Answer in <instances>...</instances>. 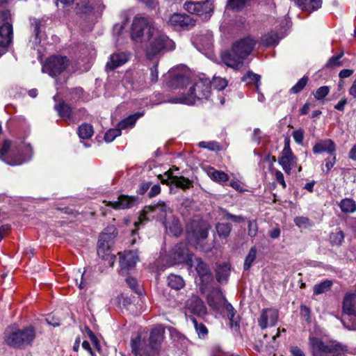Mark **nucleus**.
Instances as JSON below:
<instances>
[{
    "instance_id": "nucleus-1",
    "label": "nucleus",
    "mask_w": 356,
    "mask_h": 356,
    "mask_svg": "<svg viewBox=\"0 0 356 356\" xmlns=\"http://www.w3.org/2000/svg\"><path fill=\"white\" fill-rule=\"evenodd\" d=\"M255 43L250 38H246L235 42L229 50L220 54L222 62L234 70H240L243 66L244 60L252 52Z\"/></svg>"
},
{
    "instance_id": "nucleus-2",
    "label": "nucleus",
    "mask_w": 356,
    "mask_h": 356,
    "mask_svg": "<svg viewBox=\"0 0 356 356\" xmlns=\"http://www.w3.org/2000/svg\"><path fill=\"white\" fill-rule=\"evenodd\" d=\"M32 148L23 142L5 140L0 149V159L10 165H19L29 160Z\"/></svg>"
},
{
    "instance_id": "nucleus-3",
    "label": "nucleus",
    "mask_w": 356,
    "mask_h": 356,
    "mask_svg": "<svg viewBox=\"0 0 356 356\" xmlns=\"http://www.w3.org/2000/svg\"><path fill=\"white\" fill-rule=\"evenodd\" d=\"M163 333L162 327L152 329L149 345H146L140 336H137L131 341L132 353L136 356H156L158 348L163 339Z\"/></svg>"
},
{
    "instance_id": "nucleus-4",
    "label": "nucleus",
    "mask_w": 356,
    "mask_h": 356,
    "mask_svg": "<svg viewBox=\"0 0 356 356\" xmlns=\"http://www.w3.org/2000/svg\"><path fill=\"white\" fill-rule=\"evenodd\" d=\"M35 338V330L32 326L24 329L8 327L4 332L5 343L13 348H22L31 345Z\"/></svg>"
},
{
    "instance_id": "nucleus-5",
    "label": "nucleus",
    "mask_w": 356,
    "mask_h": 356,
    "mask_svg": "<svg viewBox=\"0 0 356 356\" xmlns=\"http://www.w3.org/2000/svg\"><path fill=\"white\" fill-rule=\"evenodd\" d=\"M309 346L312 356H347V347L337 341L326 344L318 337H310Z\"/></svg>"
},
{
    "instance_id": "nucleus-6",
    "label": "nucleus",
    "mask_w": 356,
    "mask_h": 356,
    "mask_svg": "<svg viewBox=\"0 0 356 356\" xmlns=\"http://www.w3.org/2000/svg\"><path fill=\"white\" fill-rule=\"evenodd\" d=\"M188 93L181 97V102L193 104L196 99H207L211 94V81L204 77L195 79L190 83Z\"/></svg>"
},
{
    "instance_id": "nucleus-7",
    "label": "nucleus",
    "mask_w": 356,
    "mask_h": 356,
    "mask_svg": "<svg viewBox=\"0 0 356 356\" xmlns=\"http://www.w3.org/2000/svg\"><path fill=\"white\" fill-rule=\"evenodd\" d=\"M149 34H153L149 40L150 43L146 49V54L149 59H152L163 50L170 51L175 49L174 42L163 34L159 29H152Z\"/></svg>"
},
{
    "instance_id": "nucleus-8",
    "label": "nucleus",
    "mask_w": 356,
    "mask_h": 356,
    "mask_svg": "<svg viewBox=\"0 0 356 356\" xmlns=\"http://www.w3.org/2000/svg\"><path fill=\"white\" fill-rule=\"evenodd\" d=\"M158 29L148 19L143 17H136L132 24L131 36L135 42H143L149 40L152 37L153 34H149L152 29Z\"/></svg>"
},
{
    "instance_id": "nucleus-9",
    "label": "nucleus",
    "mask_w": 356,
    "mask_h": 356,
    "mask_svg": "<svg viewBox=\"0 0 356 356\" xmlns=\"http://www.w3.org/2000/svg\"><path fill=\"white\" fill-rule=\"evenodd\" d=\"M208 225L201 220H193L186 225L188 242L196 248L202 247L208 236Z\"/></svg>"
},
{
    "instance_id": "nucleus-10",
    "label": "nucleus",
    "mask_w": 356,
    "mask_h": 356,
    "mask_svg": "<svg viewBox=\"0 0 356 356\" xmlns=\"http://www.w3.org/2000/svg\"><path fill=\"white\" fill-rule=\"evenodd\" d=\"M116 234V229L113 226L108 227L105 232L100 235L98 241L97 254L99 257L108 260L110 266H113L115 256L111 254L108 243L109 241L115 238Z\"/></svg>"
},
{
    "instance_id": "nucleus-11",
    "label": "nucleus",
    "mask_w": 356,
    "mask_h": 356,
    "mask_svg": "<svg viewBox=\"0 0 356 356\" xmlns=\"http://www.w3.org/2000/svg\"><path fill=\"white\" fill-rule=\"evenodd\" d=\"M13 40V26L10 23V13L8 10L0 12V55L11 44Z\"/></svg>"
},
{
    "instance_id": "nucleus-12",
    "label": "nucleus",
    "mask_w": 356,
    "mask_h": 356,
    "mask_svg": "<svg viewBox=\"0 0 356 356\" xmlns=\"http://www.w3.org/2000/svg\"><path fill=\"white\" fill-rule=\"evenodd\" d=\"M155 216H158L159 219L163 223L172 214L170 208L165 202H159L154 206L145 207L139 216L138 222L142 223L145 219L149 220L150 217L154 218Z\"/></svg>"
},
{
    "instance_id": "nucleus-13",
    "label": "nucleus",
    "mask_w": 356,
    "mask_h": 356,
    "mask_svg": "<svg viewBox=\"0 0 356 356\" xmlns=\"http://www.w3.org/2000/svg\"><path fill=\"white\" fill-rule=\"evenodd\" d=\"M69 65L65 56H53L47 58L42 66V71L54 77L63 72Z\"/></svg>"
},
{
    "instance_id": "nucleus-14",
    "label": "nucleus",
    "mask_w": 356,
    "mask_h": 356,
    "mask_svg": "<svg viewBox=\"0 0 356 356\" xmlns=\"http://www.w3.org/2000/svg\"><path fill=\"white\" fill-rule=\"evenodd\" d=\"M277 161L284 172L287 175H290L292 170L297 166V157L294 156L290 147V140L289 138L284 139V146Z\"/></svg>"
},
{
    "instance_id": "nucleus-15",
    "label": "nucleus",
    "mask_w": 356,
    "mask_h": 356,
    "mask_svg": "<svg viewBox=\"0 0 356 356\" xmlns=\"http://www.w3.org/2000/svg\"><path fill=\"white\" fill-rule=\"evenodd\" d=\"M170 258L172 259L171 265L185 262L191 266L194 264L193 262V255L189 252L186 243H179L170 252Z\"/></svg>"
},
{
    "instance_id": "nucleus-16",
    "label": "nucleus",
    "mask_w": 356,
    "mask_h": 356,
    "mask_svg": "<svg viewBox=\"0 0 356 356\" xmlns=\"http://www.w3.org/2000/svg\"><path fill=\"white\" fill-rule=\"evenodd\" d=\"M143 115V113H136L128 117L127 118L122 120L118 124V127L116 129H109L104 136L106 142L111 143L116 137L121 135V130L124 129L129 127H132L136 122L137 119Z\"/></svg>"
},
{
    "instance_id": "nucleus-17",
    "label": "nucleus",
    "mask_w": 356,
    "mask_h": 356,
    "mask_svg": "<svg viewBox=\"0 0 356 356\" xmlns=\"http://www.w3.org/2000/svg\"><path fill=\"white\" fill-rule=\"evenodd\" d=\"M278 311L275 309L268 308L262 310L259 318H258V324L259 327L264 330L268 326H274L277 322Z\"/></svg>"
},
{
    "instance_id": "nucleus-18",
    "label": "nucleus",
    "mask_w": 356,
    "mask_h": 356,
    "mask_svg": "<svg viewBox=\"0 0 356 356\" xmlns=\"http://www.w3.org/2000/svg\"><path fill=\"white\" fill-rule=\"evenodd\" d=\"M168 24L175 29H184L195 26V20L187 15L175 13L170 17Z\"/></svg>"
},
{
    "instance_id": "nucleus-19",
    "label": "nucleus",
    "mask_w": 356,
    "mask_h": 356,
    "mask_svg": "<svg viewBox=\"0 0 356 356\" xmlns=\"http://www.w3.org/2000/svg\"><path fill=\"white\" fill-rule=\"evenodd\" d=\"M188 310L197 316L203 317L207 314L204 302L197 296H192L186 302Z\"/></svg>"
},
{
    "instance_id": "nucleus-20",
    "label": "nucleus",
    "mask_w": 356,
    "mask_h": 356,
    "mask_svg": "<svg viewBox=\"0 0 356 356\" xmlns=\"http://www.w3.org/2000/svg\"><path fill=\"white\" fill-rule=\"evenodd\" d=\"M108 207H111L115 209H125L132 207L136 202V198L134 196L121 195L117 201L104 202Z\"/></svg>"
},
{
    "instance_id": "nucleus-21",
    "label": "nucleus",
    "mask_w": 356,
    "mask_h": 356,
    "mask_svg": "<svg viewBox=\"0 0 356 356\" xmlns=\"http://www.w3.org/2000/svg\"><path fill=\"white\" fill-rule=\"evenodd\" d=\"M164 175L166 176L167 179H161L162 183L168 184V181L170 180L171 184H174L177 187L182 189L193 187V182L191 180L182 176H174L171 170L165 172Z\"/></svg>"
},
{
    "instance_id": "nucleus-22",
    "label": "nucleus",
    "mask_w": 356,
    "mask_h": 356,
    "mask_svg": "<svg viewBox=\"0 0 356 356\" xmlns=\"http://www.w3.org/2000/svg\"><path fill=\"white\" fill-rule=\"evenodd\" d=\"M168 76L171 79L169 86L172 88H183L189 83L188 76L182 72L170 70L168 72Z\"/></svg>"
},
{
    "instance_id": "nucleus-23",
    "label": "nucleus",
    "mask_w": 356,
    "mask_h": 356,
    "mask_svg": "<svg viewBox=\"0 0 356 356\" xmlns=\"http://www.w3.org/2000/svg\"><path fill=\"white\" fill-rule=\"evenodd\" d=\"M120 264L122 269H130L135 266L138 261V256L136 252L125 251L120 253Z\"/></svg>"
},
{
    "instance_id": "nucleus-24",
    "label": "nucleus",
    "mask_w": 356,
    "mask_h": 356,
    "mask_svg": "<svg viewBox=\"0 0 356 356\" xmlns=\"http://www.w3.org/2000/svg\"><path fill=\"white\" fill-rule=\"evenodd\" d=\"M312 151L314 154L327 152L330 155H334L336 145L330 139L321 140L314 145Z\"/></svg>"
},
{
    "instance_id": "nucleus-25",
    "label": "nucleus",
    "mask_w": 356,
    "mask_h": 356,
    "mask_svg": "<svg viewBox=\"0 0 356 356\" xmlns=\"http://www.w3.org/2000/svg\"><path fill=\"white\" fill-rule=\"evenodd\" d=\"M129 59V54L126 52L115 53L111 55L109 61L106 63V68L113 70L124 65Z\"/></svg>"
},
{
    "instance_id": "nucleus-26",
    "label": "nucleus",
    "mask_w": 356,
    "mask_h": 356,
    "mask_svg": "<svg viewBox=\"0 0 356 356\" xmlns=\"http://www.w3.org/2000/svg\"><path fill=\"white\" fill-rule=\"evenodd\" d=\"M342 309L344 314L356 316V296L347 293L343 301Z\"/></svg>"
},
{
    "instance_id": "nucleus-27",
    "label": "nucleus",
    "mask_w": 356,
    "mask_h": 356,
    "mask_svg": "<svg viewBox=\"0 0 356 356\" xmlns=\"http://www.w3.org/2000/svg\"><path fill=\"white\" fill-rule=\"evenodd\" d=\"M296 3L302 10L312 13L321 7L322 0H296Z\"/></svg>"
},
{
    "instance_id": "nucleus-28",
    "label": "nucleus",
    "mask_w": 356,
    "mask_h": 356,
    "mask_svg": "<svg viewBox=\"0 0 356 356\" xmlns=\"http://www.w3.org/2000/svg\"><path fill=\"white\" fill-rule=\"evenodd\" d=\"M163 225L166 230L175 236H178L182 232L179 220L173 216H170L167 220L164 221Z\"/></svg>"
},
{
    "instance_id": "nucleus-29",
    "label": "nucleus",
    "mask_w": 356,
    "mask_h": 356,
    "mask_svg": "<svg viewBox=\"0 0 356 356\" xmlns=\"http://www.w3.org/2000/svg\"><path fill=\"white\" fill-rule=\"evenodd\" d=\"M200 7L197 8L200 13L197 15L202 17L203 19H209L213 10V1L207 0L205 1L200 2Z\"/></svg>"
},
{
    "instance_id": "nucleus-30",
    "label": "nucleus",
    "mask_w": 356,
    "mask_h": 356,
    "mask_svg": "<svg viewBox=\"0 0 356 356\" xmlns=\"http://www.w3.org/2000/svg\"><path fill=\"white\" fill-rule=\"evenodd\" d=\"M207 173L212 180L220 184L225 183L229 180L227 174L222 171L217 170L213 168H208Z\"/></svg>"
},
{
    "instance_id": "nucleus-31",
    "label": "nucleus",
    "mask_w": 356,
    "mask_h": 356,
    "mask_svg": "<svg viewBox=\"0 0 356 356\" xmlns=\"http://www.w3.org/2000/svg\"><path fill=\"white\" fill-rule=\"evenodd\" d=\"M100 0H83L78 3L79 8L81 13H88L92 10H100Z\"/></svg>"
},
{
    "instance_id": "nucleus-32",
    "label": "nucleus",
    "mask_w": 356,
    "mask_h": 356,
    "mask_svg": "<svg viewBox=\"0 0 356 356\" xmlns=\"http://www.w3.org/2000/svg\"><path fill=\"white\" fill-rule=\"evenodd\" d=\"M193 262L197 274L200 277H205L209 275V268L200 259L196 257H193Z\"/></svg>"
},
{
    "instance_id": "nucleus-33",
    "label": "nucleus",
    "mask_w": 356,
    "mask_h": 356,
    "mask_svg": "<svg viewBox=\"0 0 356 356\" xmlns=\"http://www.w3.org/2000/svg\"><path fill=\"white\" fill-rule=\"evenodd\" d=\"M339 207L343 213H353L356 211V203L352 199L342 200L339 203Z\"/></svg>"
},
{
    "instance_id": "nucleus-34",
    "label": "nucleus",
    "mask_w": 356,
    "mask_h": 356,
    "mask_svg": "<svg viewBox=\"0 0 356 356\" xmlns=\"http://www.w3.org/2000/svg\"><path fill=\"white\" fill-rule=\"evenodd\" d=\"M168 286L174 289L179 290L184 286V282L183 279L178 275H170L168 277Z\"/></svg>"
},
{
    "instance_id": "nucleus-35",
    "label": "nucleus",
    "mask_w": 356,
    "mask_h": 356,
    "mask_svg": "<svg viewBox=\"0 0 356 356\" xmlns=\"http://www.w3.org/2000/svg\"><path fill=\"white\" fill-rule=\"evenodd\" d=\"M93 127L89 124H81L78 130V134L82 139L90 138L93 135Z\"/></svg>"
},
{
    "instance_id": "nucleus-36",
    "label": "nucleus",
    "mask_w": 356,
    "mask_h": 356,
    "mask_svg": "<svg viewBox=\"0 0 356 356\" xmlns=\"http://www.w3.org/2000/svg\"><path fill=\"white\" fill-rule=\"evenodd\" d=\"M232 229V226L229 223L222 222L216 225V230L220 238H227L229 236Z\"/></svg>"
},
{
    "instance_id": "nucleus-37",
    "label": "nucleus",
    "mask_w": 356,
    "mask_h": 356,
    "mask_svg": "<svg viewBox=\"0 0 356 356\" xmlns=\"http://www.w3.org/2000/svg\"><path fill=\"white\" fill-rule=\"evenodd\" d=\"M59 115L63 119L70 120L71 119V108L65 103H61L56 106Z\"/></svg>"
},
{
    "instance_id": "nucleus-38",
    "label": "nucleus",
    "mask_w": 356,
    "mask_h": 356,
    "mask_svg": "<svg viewBox=\"0 0 356 356\" xmlns=\"http://www.w3.org/2000/svg\"><path fill=\"white\" fill-rule=\"evenodd\" d=\"M332 285V282L330 280H325L320 284H316L314 286V293L315 295H320L327 292L330 290Z\"/></svg>"
},
{
    "instance_id": "nucleus-39",
    "label": "nucleus",
    "mask_w": 356,
    "mask_h": 356,
    "mask_svg": "<svg viewBox=\"0 0 356 356\" xmlns=\"http://www.w3.org/2000/svg\"><path fill=\"white\" fill-rule=\"evenodd\" d=\"M222 218L224 220H230L234 222L240 223L245 221V218L242 216L233 215L229 213L227 210L223 209L220 211Z\"/></svg>"
},
{
    "instance_id": "nucleus-40",
    "label": "nucleus",
    "mask_w": 356,
    "mask_h": 356,
    "mask_svg": "<svg viewBox=\"0 0 356 356\" xmlns=\"http://www.w3.org/2000/svg\"><path fill=\"white\" fill-rule=\"evenodd\" d=\"M229 272V268L227 265L220 266L216 273V279L219 282H225L227 280Z\"/></svg>"
},
{
    "instance_id": "nucleus-41",
    "label": "nucleus",
    "mask_w": 356,
    "mask_h": 356,
    "mask_svg": "<svg viewBox=\"0 0 356 356\" xmlns=\"http://www.w3.org/2000/svg\"><path fill=\"white\" fill-rule=\"evenodd\" d=\"M257 257V250L255 247H252L248 254V255L245 257V262H244V269L248 270L254 261L255 260Z\"/></svg>"
},
{
    "instance_id": "nucleus-42",
    "label": "nucleus",
    "mask_w": 356,
    "mask_h": 356,
    "mask_svg": "<svg viewBox=\"0 0 356 356\" xmlns=\"http://www.w3.org/2000/svg\"><path fill=\"white\" fill-rule=\"evenodd\" d=\"M226 310L227 312V316L230 321V325L232 327L235 326L236 327H238V317L235 316L234 309L230 304L226 305Z\"/></svg>"
},
{
    "instance_id": "nucleus-43",
    "label": "nucleus",
    "mask_w": 356,
    "mask_h": 356,
    "mask_svg": "<svg viewBox=\"0 0 356 356\" xmlns=\"http://www.w3.org/2000/svg\"><path fill=\"white\" fill-rule=\"evenodd\" d=\"M216 301H215L211 296L208 298V302L211 307L214 308L215 309H218L219 307L221 304L224 303L225 298L222 296L220 291H217L216 293Z\"/></svg>"
},
{
    "instance_id": "nucleus-44",
    "label": "nucleus",
    "mask_w": 356,
    "mask_h": 356,
    "mask_svg": "<svg viewBox=\"0 0 356 356\" xmlns=\"http://www.w3.org/2000/svg\"><path fill=\"white\" fill-rule=\"evenodd\" d=\"M261 76L257 74H254L252 72H248L245 76H244L242 79L243 81H248V83H250L251 82H253L256 85V88L258 90V88L259 87V81H260Z\"/></svg>"
},
{
    "instance_id": "nucleus-45",
    "label": "nucleus",
    "mask_w": 356,
    "mask_h": 356,
    "mask_svg": "<svg viewBox=\"0 0 356 356\" xmlns=\"http://www.w3.org/2000/svg\"><path fill=\"white\" fill-rule=\"evenodd\" d=\"M308 77L306 76H304L302 77L297 83L296 84L293 86L290 91L293 94H298L307 85L308 82Z\"/></svg>"
},
{
    "instance_id": "nucleus-46",
    "label": "nucleus",
    "mask_w": 356,
    "mask_h": 356,
    "mask_svg": "<svg viewBox=\"0 0 356 356\" xmlns=\"http://www.w3.org/2000/svg\"><path fill=\"white\" fill-rule=\"evenodd\" d=\"M248 0H228L227 6L232 9L238 10L245 6Z\"/></svg>"
},
{
    "instance_id": "nucleus-47",
    "label": "nucleus",
    "mask_w": 356,
    "mask_h": 356,
    "mask_svg": "<svg viewBox=\"0 0 356 356\" xmlns=\"http://www.w3.org/2000/svg\"><path fill=\"white\" fill-rule=\"evenodd\" d=\"M200 7V1H188L184 3V8L188 13L196 15L200 13V10L197 8Z\"/></svg>"
},
{
    "instance_id": "nucleus-48",
    "label": "nucleus",
    "mask_w": 356,
    "mask_h": 356,
    "mask_svg": "<svg viewBox=\"0 0 356 356\" xmlns=\"http://www.w3.org/2000/svg\"><path fill=\"white\" fill-rule=\"evenodd\" d=\"M343 53H340L339 54L331 57L328 61L326 63V66L327 67H334L337 66H341L342 65V62L340 60V59L343 57Z\"/></svg>"
},
{
    "instance_id": "nucleus-49",
    "label": "nucleus",
    "mask_w": 356,
    "mask_h": 356,
    "mask_svg": "<svg viewBox=\"0 0 356 356\" xmlns=\"http://www.w3.org/2000/svg\"><path fill=\"white\" fill-rule=\"evenodd\" d=\"M344 239V234L342 231L339 230L330 235V241L333 245H341Z\"/></svg>"
},
{
    "instance_id": "nucleus-50",
    "label": "nucleus",
    "mask_w": 356,
    "mask_h": 356,
    "mask_svg": "<svg viewBox=\"0 0 356 356\" xmlns=\"http://www.w3.org/2000/svg\"><path fill=\"white\" fill-rule=\"evenodd\" d=\"M262 40L267 46L275 45L278 42V37L276 33H269L264 35Z\"/></svg>"
},
{
    "instance_id": "nucleus-51",
    "label": "nucleus",
    "mask_w": 356,
    "mask_h": 356,
    "mask_svg": "<svg viewBox=\"0 0 356 356\" xmlns=\"http://www.w3.org/2000/svg\"><path fill=\"white\" fill-rule=\"evenodd\" d=\"M191 320L199 337H204L205 335H207L208 331L205 325L202 323H198L197 321L193 318H191Z\"/></svg>"
},
{
    "instance_id": "nucleus-52",
    "label": "nucleus",
    "mask_w": 356,
    "mask_h": 356,
    "mask_svg": "<svg viewBox=\"0 0 356 356\" xmlns=\"http://www.w3.org/2000/svg\"><path fill=\"white\" fill-rule=\"evenodd\" d=\"M212 83L214 88L218 90L225 89L227 86V81L220 77H214Z\"/></svg>"
},
{
    "instance_id": "nucleus-53",
    "label": "nucleus",
    "mask_w": 356,
    "mask_h": 356,
    "mask_svg": "<svg viewBox=\"0 0 356 356\" xmlns=\"http://www.w3.org/2000/svg\"><path fill=\"white\" fill-rule=\"evenodd\" d=\"M295 224L300 228H306L311 226L310 220L308 218L299 216L294 219Z\"/></svg>"
},
{
    "instance_id": "nucleus-54",
    "label": "nucleus",
    "mask_w": 356,
    "mask_h": 356,
    "mask_svg": "<svg viewBox=\"0 0 356 356\" xmlns=\"http://www.w3.org/2000/svg\"><path fill=\"white\" fill-rule=\"evenodd\" d=\"M199 146L202 148H206L211 151L219 150L220 147L218 143L215 141L205 142L202 141L199 143Z\"/></svg>"
},
{
    "instance_id": "nucleus-55",
    "label": "nucleus",
    "mask_w": 356,
    "mask_h": 356,
    "mask_svg": "<svg viewBox=\"0 0 356 356\" xmlns=\"http://www.w3.org/2000/svg\"><path fill=\"white\" fill-rule=\"evenodd\" d=\"M330 89L327 86H322L317 89L314 93L316 99L320 100L328 95Z\"/></svg>"
},
{
    "instance_id": "nucleus-56",
    "label": "nucleus",
    "mask_w": 356,
    "mask_h": 356,
    "mask_svg": "<svg viewBox=\"0 0 356 356\" xmlns=\"http://www.w3.org/2000/svg\"><path fill=\"white\" fill-rule=\"evenodd\" d=\"M304 134L305 132L302 129H299L298 130L293 131L292 136L296 143H297L298 144L302 143L304 139Z\"/></svg>"
},
{
    "instance_id": "nucleus-57",
    "label": "nucleus",
    "mask_w": 356,
    "mask_h": 356,
    "mask_svg": "<svg viewBox=\"0 0 356 356\" xmlns=\"http://www.w3.org/2000/svg\"><path fill=\"white\" fill-rule=\"evenodd\" d=\"M31 28L35 34V39H38L40 34V22L37 19H32L31 20Z\"/></svg>"
},
{
    "instance_id": "nucleus-58",
    "label": "nucleus",
    "mask_w": 356,
    "mask_h": 356,
    "mask_svg": "<svg viewBox=\"0 0 356 356\" xmlns=\"http://www.w3.org/2000/svg\"><path fill=\"white\" fill-rule=\"evenodd\" d=\"M257 223L252 221H248V235L250 237H254L257 234Z\"/></svg>"
},
{
    "instance_id": "nucleus-59",
    "label": "nucleus",
    "mask_w": 356,
    "mask_h": 356,
    "mask_svg": "<svg viewBox=\"0 0 356 356\" xmlns=\"http://www.w3.org/2000/svg\"><path fill=\"white\" fill-rule=\"evenodd\" d=\"M275 178L276 181L280 184L283 188H286V185L284 181V175L280 170H275L274 173Z\"/></svg>"
},
{
    "instance_id": "nucleus-60",
    "label": "nucleus",
    "mask_w": 356,
    "mask_h": 356,
    "mask_svg": "<svg viewBox=\"0 0 356 356\" xmlns=\"http://www.w3.org/2000/svg\"><path fill=\"white\" fill-rule=\"evenodd\" d=\"M200 42L204 47L209 49L212 45V35L210 33H208L205 36V40L200 39Z\"/></svg>"
},
{
    "instance_id": "nucleus-61",
    "label": "nucleus",
    "mask_w": 356,
    "mask_h": 356,
    "mask_svg": "<svg viewBox=\"0 0 356 356\" xmlns=\"http://www.w3.org/2000/svg\"><path fill=\"white\" fill-rule=\"evenodd\" d=\"M159 78L157 66L154 65L150 69V81L152 83H155L157 82Z\"/></svg>"
},
{
    "instance_id": "nucleus-62",
    "label": "nucleus",
    "mask_w": 356,
    "mask_h": 356,
    "mask_svg": "<svg viewBox=\"0 0 356 356\" xmlns=\"http://www.w3.org/2000/svg\"><path fill=\"white\" fill-rule=\"evenodd\" d=\"M332 156H333L331 159L328 158L325 160V168L327 172L330 171L336 162V156L334 154Z\"/></svg>"
},
{
    "instance_id": "nucleus-63",
    "label": "nucleus",
    "mask_w": 356,
    "mask_h": 356,
    "mask_svg": "<svg viewBox=\"0 0 356 356\" xmlns=\"http://www.w3.org/2000/svg\"><path fill=\"white\" fill-rule=\"evenodd\" d=\"M354 73V70L351 69H343L340 71L339 74V76L341 79H345L350 77L351 75H353Z\"/></svg>"
},
{
    "instance_id": "nucleus-64",
    "label": "nucleus",
    "mask_w": 356,
    "mask_h": 356,
    "mask_svg": "<svg viewBox=\"0 0 356 356\" xmlns=\"http://www.w3.org/2000/svg\"><path fill=\"white\" fill-rule=\"evenodd\" d=\"M290 352L292 356H305L303 351L298 346H291L290 348Z\"/></svg>"
}]
</instances>
